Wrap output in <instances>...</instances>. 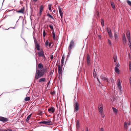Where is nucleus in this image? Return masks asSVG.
I'll return each instance as SVG.
<instances>
[{
	"instance_id": "43",
	"label": "nucleus",
	"mask_w": 131,
	"mask_h": 131,
	"mask_svg": "<svg viewBox=\"0 0 131 131\" xmlns=\"http://www.w3.org/2000/svg\"><path fill=\"white\" fill-rule=\"evenodd\" d=\"M93 76L94 78H96V74L95 72H93Z\"/></svg>"
},
{
	"instance_id": "49",
	"label": "nucleus",
	"mask_w": 131,
	"mask_h": 131,
	"mask_svg": "<svg viewBox=\"0 0 131 131\" xmlns=\"http://www.w3.org/2000/svg\"><path fill=\"white\" fill-rule=\"evenodd\" d=\"M96 14L97 15L98 17L99 16V12H97L96 13Z\"/></svg>"
},
{
	"instance_id": "45",
	"label": "nucleus",
	"mask_w": 131,
	"mask_h": 131,
	"mask_svg": "<svg viewBox=\"0 0 131 131\" xmlns=\"http://www.w3.org/2000/svg\"><path fill=\"white\" fill-rule=\"evenodd\" d=\"M108 43H109V45H111V43L110 40L109 39H108Z\"/></svg>"
},
{
	"instance_id": "26",
	"label": "nucleus",
	"mask_w": 131,
	"mask_h": 131,
	"mask_svg": "<svg viewBox=\"0 0 131 131\" xmlns=\"http://www.w3.org/2000/svg\"><path fill=\"white\" fill-rule=\"evenodd\" d=\"M43 6L42 5H41L40 6V11H42L43 8Z\"/></svg>"
},
{
	"instance_id": "42",
	"label": "nucleus",
	"mask_w": 131,
	"mask_h": 131,
	"mask_svg": "<svg viewBox=\"0 0 131 131\" xmlns=\"http://www.w3.org/2000/svg\"><path fill=\"white\" fill-rule=\"evenodd\" d=\"M128 45L130 47V50H131V42H129V43H128Z\"/></svg>"
},
{
	"instance_id": "53",
	"label": "nucleus",
	"mask_w": 131,
	"mask_h": 131,
	"mask_svg": "<svg viewBox=\"0 0 131 131\" xmlns=\"http://www.w3.org/2000/svg\"><path fill=\"white\" fill-rule=\"evenodd\" d=\"M102 115V116L103 117H104V115L103 114V113L102 114H101Z\"/></svg>"
},
{
	"instance_id": "32",
	"label": "nucleus",
	"mask_w": 131,
	"mask_h": 131,
	"mask_svg": "<svg viewBox=\"0 0 131 131\" xmlns=\"http://www.w3.org/2000/svg\"><path fill=\"white\" fill-rule=\"evenodd\" d=\"M52 35H53V39H54L55 35V33L54 31V30H53L52 31Z\"/></svg>"
},
{
	"instance_id": "13",
	"label": "nucleus",
	"mask_w": 131,
	"mask_h": 131,
	"mask_svg": "<svg viewBox=\"0 0 131 131\" xmlns=\"http://www.w3.org/2000/svg\"><path fill=\"white\" fill-rule=\"evenodd\" d=\"M55 110L54 108L53 107H51L48 109V112L50 113L51 112L52 113H53L54 112Z\"/></svg>"
},
{
	"instance_id": "55",
	"label": "nucleus",
	"mask_w": 131,
	"mask_h": 131,
	"mask_svg": "<svg viewBox=\"0 0 131 131\" xmlns=\"http://www.w3.org/2000/svg\"><path fill=\"white\" fill-rule=\"evenodd\" d=\"M86 131H89L88 127H86Z\"/></svg>"
},
{
	"instance_id": "6",
	"label": "nucleus",
	"mask_w": 131,
	"mask_h": 131,
	"mask_svg": "<svg viewBox=\"0 0 131 131\" xmlns=\"http://www.w3.org/2000/svg\"><path fill=\"white\" fill-rule=\"evenodd\" d=\"M107 32L110 38H113V36L110 29H109L107 27Z\"/></svg>"
},
{
	"instance_id": "2",
	"label": "nucleus",
	"mask_w": 131,
	"mask_h": 131,
	"mask_svg": "<svg viewBox=\"0 0 131 131\" xmlns=\"http://www.w3.org/2000/svg\"><path fill=\"white\" fill-rule=\"evenodd\" d=\"M40 124H42L46 125H50L52 124V122L51 121L47 120L46 121H41L39 122Z\"/></svg>"
},
{
	"instance_id": "15",
	"label": "nucleus",
	"mask_w": 131,
	"mask_h": 131,
	"mask_svg": "<svg viewBox=\"0 0 131 131\" xmlns=\"http://www.w3.org/2000/svg\"><path fill=\"white\" fill-rule=\"evenodd\" d=\"M46 80V79L45 78H42L38 80V82L39 83L41 82H44Z\"/></svg>"
},
{
	"instance_id": "63",
	"label": "nucleus",
	"mask_w": 131,
	"mask_h": 131,
	"mask_svg": "<svg viewBox=\"0 0 131 131\" xmlns=\"http://www.w3.org/2000/svg\"><path fill=\"white\" fill-rule=\"evenodd\" d=\"M13 28L14 29V28H15V27H13V28Z\"/></svg>"
},
{
	"instance_id": "34",
	"label": "nucleus",
	"mask_w": 131,
	"mask_h": 131,
	"mask_svg": "<svg viewBox=\"0 0 131 131\" xmlns=\"http://www.w3.org/2000/svg\"><path fill=\"white\" fill-rule=\"evenodd\" d=\"M46 35V32L45 30L44 29L43 32V37H44Z\"/></svg>"
},
{
	"instance_id": "25",
	"label": "nucleus",
	"mask_w": 131,
	"mask_h": 131,
	"mask_svg": "<svg viewBox=\"0 0 131 131\" xmlns=\"http://www.w3.org/2000/svg\"><path fill=\"white\" fill-rule=\"evenodd\" d=\"M127 2L129 5L131 6V2L130 1L127 0Z\"/></svg>"
},
{
	"instance_id": "3",
	"label": "nucleus",
	"mask_w": 131,
	"mask_h": 131,
	"mask_svg": "<svg viewBox=\"0 0 131 131\" xmlns=\"http://www.w3.org/2000/svg\"><path fill=\"white\" fill-rule=\"evenodd\" d=\"M74 45V43L73 40H72L70 42L68 47V50L70 51L73 47Z\"/></svg>"
},
{
	"instance_id": "18",
	"label": "nucleus",
	"mask_w": 131,
	"mask_h": 131,
	"mask_svg": "<svg viewBox=\"0 0 131 131\" xmlns=\"http://www.w3.org/2000/svg\"><path fill=\"white\" fill-rule=\"evenodd\" d=\"M115 71L117 73H119V69L116 67H115Z\"/></svg>"
},
{
	"instance_id": "11",
	"label": "nucleus",
	"mask_w": 131,
	"mask_h": 131,
	"mask_svg": "<svg viewBox=\"0 0 131 131\" xmlns=\"http://www.w3.org/2000/svg\"><path fill=\"white\" fill-rule=\"evenodd\" d=\"M123 41L124 44H125L126 43V39L125 34H123L122 35Z\"/></svg>"
},
{
	"instance_id": "52",
	"label": "nucleus",
	"mask_w": 131,
	"mask_h": 131,
	"mask_svg": "<svg viewBox=\"0 0 131 131\" xmlns=\"http://www.w3.org/2000/svg\"><path fill=\"white\" fill-rule=\"evenodd\" d=\"M51 15H50V14H49V13H48L47 14V16H49V17H50V16H51Z\"/></svg>"
},
{
	"instance_id": "64",
	"label": "nucleus",
	"mask_w": 131,
	"mask_h": 131,
	"mask_svg": "<svg viewBox=\"0 0 131 131\" xmlns=\"http://www.w3.org/2000/svg\"><path fill=\"white\" fill-rule=\"evenodd\" d=\"M130 131H131V128L130 129Z\"/></svg>"
},
{
	"instance_id": "16",
	"label": "nucleus",
	"mask_w": 131,
	"mask_h": 131,
	"mask_svg": "<svg viewBox=\"0 0 131 131\" xmlns=\"http://www.w3.org/2000/svg\"><path fill=\"white\" fill-rule=\"evenodd\" d=\"M38 67L40 70H42V68L43 67V64L41 63H40L38 64Z\"/></svg>"
},
{
	"instance_id": "37",
	"label": "nucleus",
	"mask_w": 131,
	"mask_h": 131,
	"mask_svg": "<svg viewBox=\"0 0 131 131\" xmlns=\"http://www.w3.org/2000/svg\"><path fill=\"white\" fill-rule=\"evenodd\" d=\"M129 68L130 70H131V62H129Z\"/></svg>"
},
{
	"instance_id": "5",
	"label": "nucleus",
	"mask_w": 131,
	"mask_h": 131,
	"mask_svg": "<svg viewBox=\"0 0 131 131\" xmlns=\"http://www.w3.org/2000/svg\"><path fill=\"white\" fill-rule=\"evenodd\" d=\"M38 54L39 57H42L43 59L45 58V57L44 55V52L43 51H41L38 52Z\"/></svg>"
},
{
	"instance_id": "40",
	"label": "nucleus",
	"mask_w": 131,
	"mask_h": 131,
	"mask_svg": "<svg viewBox=\"0 0 131 131\" xmlns=\"http://www.w3.org/2000/svg\"><path fill=\"white\" fill-rule=\"evenodd\" d=\"M115 65L116 66V67H119V63H116L115 64Z\"/></svg>"
},
{
	"instance_id": "41",
	"label": "nucleus",
	"mask_w": 131,
	"mask_h": 131,
	"mask_svg": "<svg viewBox=\"0 0 131 131\" xmlns=\"http://www.w3.org/2000/svg\"><path fill=\"white\" fill-rule=\"evenodd\" d=\"M117 57H116V58H115V57H114V62H116L117 61Z\"/></svg>"
},
{
	"instance_id": "60",
	"label": "nucleus",
	"mask_w": 131,
	"mask_h": 131,
	"mask_svg": "<svg viewBox=\"0 0 131 131\" xmlns=\"http://www.w3.org/2000/svg\"><path fill=\"white\" fill-rule=\"evenodd\" d=\"M51 43H49V47L50 46H51Z\"/></svg>"
},
{
	"instance_id": "27",
	"label": "nucleus",
	"mask_w": 131,
	"mask_h": 131,
	"mask_svg": "<svg viewBox=\"0 0 131 131\" xmlns=\"http://www.w3.org/2000/svg\"><path fill=\"white\" fill-rule=\"evenodd\" d=\"M111 5L112 8L113 9L115 8V6L114 3H111Z\"/></svg>"
},
{
	"instance_id": "51",
	"label": "nucleus",
	"mask_w": 131,
	"mask_h": 131,
	"mask_svg": "<svg viewBox=\"0 0 131 131\" xmlns=\"http://www.w3.org/2000/svg\"><path fill=\"white\" fill-rule=\"evenodd\" d=\"M100 131H103V128L102 127L100 128Z\"/></svg>"
},
{
	"instance_id": "59",
	"label": "nucleus",
	"mask_w": 131,
	"mask_h": 131,
	"mask_svg": "<svg viewBox=\"0 0 131 131\" xmlns=\"http://www.w3.org/2000/svg\"><path fill=\"white\" fill-rule=\"evenodd\" d=\"M98 36H99V38H101V35H99Z\"/></svg>"
},
{
	"instance_id": "54",
	"label": "nucleus",
	"mask_w": 131,
	"mask_h": 131,
	"mask_svg": "<svg viewBox=\"0 0 131 131\" xmlns=\"http://www.w3.org/2000/svg\"><path fill=\"white\" fill-rule=\"evenodd\" d=\"M42 11H39V14L40 16L41 15V13H42Z\"/></svg>"
},
{
	"instance_id": "29",
	"label": "nucleus",
	"mask_w": 131,
	"mask_h": 131,
	"mask_svg": "<svg viewBox=\"0 0 131 131\" xmlns=\"http://www.w3.org/2000/svg\"><path fill=\"white\" fill-rule=\"evenodd\" d=\"M101 24H102V26H104V20L103 19H102L101 20Z\"/></svg>"
},
{
	"instance_id": "8",
	"label": "nucleus",
	"mask_w": 131,
	"mask_h": 131,
	"mask_svg": "<svg viewBox=\"0 0 131 131\" xmlns=\"http://www.w3.org/2000/svg\"><path fill=\"white\" fill-rule=\"evenodd\" d=\"M8 119L7 118H5L2 117H0V121L3 122H5L8 121Z\"/></svg>"
},
{
	"instance_id": "9",
	"label": "nucleus",
	"mask_w": 131,
	"mask_h": 131,
	"mask_svg": "<svg viewBox=\"0 0 131 131\" xmlns=\"http://www.w3.org/2000/svg\"><path fill=\"white\" fill-rule=\"evenodd\" d=\"M90 56L89 54H88L86 56V62L88 65H89L90 64Z\"/></svg>"
},
{
	"instance_id": "47",
	"label": "nucleus",
	"mask_w": 131,
	"mask_h": 131,
	"mask_svg": "<svg viewBox=\"0 0 131 131\" xmlns=\"http://www.w3.org/2000/svg\"><path fill=\"white\" fill-rule=\"evenodd\" d=\"M124 125L125 126V127L127 126V124L126 122H125L124 123Z\"/></svg>"
},
{
	"instance_id": "28",
	"label": "nucleus",
	"mask_w": 131,
	"mask_h": 131,
	"mask_svg": "<svg viewBox=\"0 0 131 131\" xmlns=\"http://www.w3.org/2000/svg\"><path fill=\"white\" fill-rule=\"evenodd\" d=\"M117 99V98L116 97H114L113 98V101H115Z\"/></svg>"
},
{
	"instance_id": "1",
	"label": "nucleus",
	"mask_w": 131,
	"mask_h": 131,
	"mask_svg": "<svg viewBox=\"0 0 131 131\" xmlns=\"http://www.w3.org/2000/svg\"><path fill=\"white\" fill-rule=\"evenodd\" d=\"M45 70L46 69L44 68H43L42 70H37L35 77V80H37L39 78L43 77Z\"/></svg>"
},
{
	"instance_id": "10",
	"label": "nucleus",
	"mask_w": 131,
	"mask_h": 131,
	"mask_svg": "<svg viewBox=\"0 0 131 131\" xmlns=\"http://www.w3.org/2000/svg\"><path fill=\"white\" fill-rule=\"evenodd\" d=\"M62 67H61L60 65L58 66V72L60 75L62 74Z\"/></svg>"
},
{
	"instance_id": "4",
	"label": "nucleus",
	"mask_w": 131,
	"mask_h": 131,
	"mask_svg": "<svg viewBox=\"0 0 131 131\" xmlns=\"http://www.w3.org/2000/svg\"><path fill=\"white\" fill-rule=\"evenodd\" d=\"M74 111H78L79 110V104L77 102L74 103Z\"/></svg>"
},
{
	"instance_id": "33",
	"label": "nucleus",
	"mask_w": 131,
	"mask_h": 131,
	"mask_svg": "<svg viewBox=\"0 0 131 131\" xmlns=\"http://www.w3.org/2000/svg\"><path fill=\"white\" fill-rule=\"evenodd\" d=\"M114 37L116 40L117 39L118 37L117 35L115 33L114 34Z\"/></svg>"
},
{
	"instance_id": "20",
	"label": "nucleus",
	"mask_w": 131,
	"mask_h": 131,
	"mask_svg": "<svg viewBox=\"0 0 131 131\" xmlns=\"http://www.w3.org/2000/svg\"><path fill=\"white\" fill-rule=\"evenodd\" d=\"M101 79L103 80H106V78L105 77V76L103 75H102L101 76Z\"/></svg>"
},
{
	"instance_id": "38",
	"label": "nucleus",
	"mask_w": 131,
	"mask_h": 131,
	"mask_svg": "<svg viewBox=\"0 0 131 131\" xmlns=\"http://www.w3.org/2000/svg\"><path fill=\"white\" fill-rule=\"evenodd\" d=\"M12 130L11 129H8L6 130L5 129L3 130V131H11Z\"/></svg>"
},
{
	"instance_id": "17",
	"label": "nucleus",
	"mask_w": 131,
	"mask_h": 131,
	"mask_svg": "<svg viewBox=\"0 0 131 131\" xmlns=\"http://www.w3.org/2000/svg\"><path fill=\"white\" fill-rule=\"evenodd\" d=\"M64 59L65 57H64L63 56L61 60V65L62 67L63 66L64 63Z\"/></svg>"
},
{
	"instance_id": "7",
	"label": "nucleus",
	"mask_w": 131,
	"mask_h": 131,
	"mask_svg": "<svg viewBox=\"0 0 131 131\" xmlns=\"http://www.w3.org/2000/svg\"><path fill=\"white\" fill-rule=\"evenodd\" d=\"M58 8L59 10V12L60 16L61 18H62L63 17V11L62 10L63 9L62 8H61L60 6H58Z\"/></svg>"
},
{
	"instance_id": "30",
	"label": "nucleus",
	"mask_w": 131,
	"mask_h": 131,
	"mask_svg": "<svg viewBox=\"0 0 131 131\" xmlns=\"http://www.w3.org/2000/svg\"><path fill=\"white\" fill-rule=\"evenodd\" d=\"M79 120H78L77 121L76 126L77 127H79Z\"/></svg>"
},
{
	"instance_id": "22",
	"label": "nucleus",
	"mask_w": 131,
	"mask_h": 131,
	"mask_svg": "<svg viewBox=\"0 0 131 131\" xmlns=\"http://www.w3.org/2000/svg\"><path fill=\"white\" fill-rule=\"evenodd\" d=\"M36 47L37 48V49L38 50H40V46L39 44L38 43H37L36 44Z\"/></svg>"
},
{
	"instance_id": "12",
	"label": "nucleus",
	"mask_w": 131,
	"mask_h": 131,
	"mask_svg": "<svg viewBox=\"0 0 131 131\" xmlns=\"http://www.w3.org/2000/svg\"><path fill=\"white\" fill-rule=\"evenodd\" d=\"M25 10V8L24 7H23L21 9L18 10H17L16 12L18 13H23Z\"/></svg>"
},
{
	"instance_id": "39",
	"label": "nucleus",
	"mask_w": 131,
	"mask_h": 131,
	"mask_svg": "<svg viewBox=\"0 0 131 131\" xmlns=\"http://www.w3.org/2000/svg\"><path fill=\"white\" fill-rule=\"evenodd\" d=\"M49 27H50V28H51V29H52L53 30H54L53 29V26L52 25H49Z\"/></svg>"
},
{
	"instance_id": "62",
	"label": "nucleus",
	"mask_w": 131,
	"mask_h": 131,
	"mask_svg": "<svg viewBox=\"0 0 131 131\" xmlns=\"http://www.w3.org/2000/svg\"><path fill=\"white\" fill-rule=\"evenodd\" d=\"M55 11H56V10H53V12H54V13H55Z\"/></svg>"
},
{
	"instance_id": "44",
	"label": "nucleus",
	"mask_w": 131,
	"mask_h": 131,
	"mask_svg": "<svg viewBox=\"0 0 131 131\" xmlns=\"http://www.w3.org/2000/svg\"><path fill=\"white\" fill-rule=\"evenodd\" d=\"M126 35L127 36V37H128L129 35H130L129 31V32H127L126 33Z\"/></svg>"
},
{
	"instance_id": "56",
	"label": "nucleus",
	"mask_w": 131,
	"mask_h": 131,
	"mask_svg": "<svg viewBox=\"0 0 131 131\" xmlns=\"http://www.w3.org/2000/svg\"><path fill=\"white\" fill-rule=\"evenodd\" d=\"M129 80H130V83L131 85V77H130V78L129 79Z\"/></svg>"
},
{
	"instance_id": "46",
	"label": "nucleus",
	"mask_w": 131,
	"mask_h": 131,
	"mask_svg": "<svg viewBox=\"0 0 131 131\" xmlns=\"http://www.w3.org/2000/svg\"><path fill=\"white\" fill-rule=\"evenodd\" d=\"M50 59H51V60H52V59H53V55H51L50 56Z\"/></svg>"
},
{
	"instance_id": "19",
	"label": "nucleus",
	"mask_w": 131,
	"mask_h": 131,
	"mask_svg": "<svg viewBox=\"0 0 131 131\" xmlns=\"http://www.w3.org/2000/svg\"><path fill=\"white\" fill-rule=\"evenodd\" d=\"M31 115H32V114H30L29 115L27 116V117L26 119V121L27 122L29 121V120L30 119V118L31 117Z\"/></svg>"
},
{
	"instance_id": "50",
	"label": "nucleus",
	"mask_w": 131,
	"mask_h": 131,
	"mask_svg": "<svg viewBox=\"0 0 131 131\" xmlns=\"http://www.w3.org/2000/svg\"><path fill=\"white\" fill-rule=\"evenodd\" d=\"M49 17L50 18H51L53 20H54V18L51 15V16H50V17Z\"/></svg>"
},
{
	"instance_id": "61",
	"label": "nucleus",
	"mask_w": 131,
	"mask_h": 131,
	"mask_svg": "<svg viewBox=\"0 0 131 131\" xmlns=\"http://www.w3.org/2000/svg\"><path fill=\"white\" fill-rule=\"evenodd\" d=\"M97 80L98 81H99V82H100V81H99V79L98 78H97Z\"/></svg>"
},
{
	"instance_id": "58",
	"label": "nucleus",
	"mask_w": 131,
	"mask_h": 131,
	"mask_svg": "<svg viewBox=\"0 0 131 131\" xmlns=\"http://www.w3.org/2000/svg\"><path fill=\"white\" fill-rule=\"evenodd\" d=\"M127 124L128 125H130V123L129 122V123H127Z\"/></svg>"
},
{
	"instance_id": "24",
	"label": "nucleus",
	"mask_w": 131,
	"mask_h": 131,
	"mask_svg": "<svg viewBox=\"0 0 131 131\" xmlns=\"http://www.w3.org/2000/svg\"><path fill=\"white\" fill-rule=\"evenodd\" d=\"M30 99L29 97H27L25 98V101H29L30 100Z\"/></svg>"
},
{
	"instance_id": "23",
	"label": "nucleus",
	"mask_w": 131,
	"mask_h": 131,
	"mask_svg": "<svg viewBox=\"0 0 131 131\" xmlns=\"http://www.w3.org/2000/svg\"><path fill=\"white\" fill-rule=\"evenodd\" d=\"M52 5L50 4H49L48 5L49 9V10L51 12H52V10L51 9Z\"/></svg>"
},
{
	"instance_id": "31",
	"label": "nucleus",
	"mask_w": 131,
	"mask_h": 131,
	"mask_svg": "<svg viewBox=\"0 0 131 131\" xmlns=\"http://www.w3.org/2000/svg\"><path fill=\"white\" fill-rule=\"evenodd\" d=\"M128 40L129 41V42H131L130 41V36L129 35L128 37H127Z\"/></svg>"
},
{
	"instance_id": "14",
	"label": "nucleus",
	"mask_w": 131,
	"mask_h": 131,
	"mask_svg": "<svg viewBox=\"0 0 131 131\" xmlns=\"http://www.w3.org/2000/svg\"><path fill=\"white\" fill-rule=\"evenodd\" d=\"M99 112L101 114L102 113V112H103V107L102 106H99Z\"/></svg>"
},
{
	"instance_id": "48",
	"label": "nucleus",
	"mask_w": 131,
	"mask_h": 131,
	"mask_svg": "<svg viewBox=\"0 0 131 131\" xmlns=\"http://www.w3.org/2000/svg\"><path fill=\"white\" fill-rule=\"evenodd\" d=\"M118 87L119 89V90H121V88H122V87L121 86V85H118Z\"/></svg>"
},
{
	"instance_id": "36",
	"label": "nucleus",
	"mask_w": 131,
	"mask_h": 131,
	"mask_svg": "<svg viewBox=\"0 0 131 131\" xmlns=\"http://www.w3.org/2000/svg\"><path fill=\"white\" fill-rule=\"evenodd\" d=\"M49 44V41L48 40L46 41L45 42V45L46 46H47Z\"/></svg>"
},
{
	"instance_id": "57",
	"label": "nucleus",
	"mask_w": 131,
	"mask_h": 131,
	"mask_svg": "<svg viewBox=\"0 0 131 131\" xmlns=\"http://www.w3.org/2000/svg\"><path fill=\"white\" fill-rule=\"evenodd\" d=\"M38 0H33V1L34 2H36Z\"/></svg>"
},
{
	"instance_id": "21",
	"label": "nucleus",
	"mask_w": 131,
	"mask_h": 131,
	"mask_svg": "<svg viewBox=\"0 0 131 131\" xmlns=\"http://www.w3.org/2000/svg\"><path fill=\"white\" fill-rule=\"evenodd\" d=\"M112 108L114 112L115 113H117V110L116 109V108L113 107H112Z\"/></svg>"
},
{
	"instance_id": "35",
	"label": "nucleus",
	"mask_w": 131,
	"mask_h": 131,
	"mask_svg": "<svg viewBox=\"0 0 131 131\" xmlns=\"http://www.w3.org/2000/svg\"><path fill=\"white\" fill-rule=\"evenodd\" d=\"M118 83L117 84L118 85H121V82L120 80L119 79H118Z\"/></svg>"
}]
</instances>
